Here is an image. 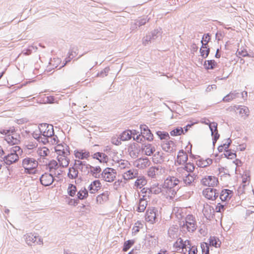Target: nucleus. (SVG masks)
Listing matches in <instances>:
<instances>
[{"instance_id": "58836bf2", "label": "nucleus", "mask_w": 254, "mask_h": 254, "mask_svg": "<svg viewBox=\"0 0 254 254\" xmlns=\"http://www.w3.org/2000/svg\"><path fill=\"white\" fill-rule=\"evenodd\" d=\"M78 174L77 170L73 167H71L69 169L68 176L69 178L75 179L77 177Z\"/></svg>"}, {"instance_id": "9d476101", "label": "nucleus", "mask_w": 254, "mask_h": 254, "mask_svg": "<svg viewBox=\"0 0 254 254\" xmlns=\"http://www.w3.org/2000/svg\"><path fill=\"white\" fill-rule=\"evenodd\" d=\"M103 179L108 182H113L116 177V172L113 169L107 168L102 173Z\"/></svg>"}, {"instance_id": "6ab92c4d", "label": "nucleus", "mask_w": 254, "mask_h": 254, "mask_svg": "<svg viewBox=\"0 0 254 254\" xmlns=\"http://www.w3.org/2000/svg\"><path fill=\"white\" fill-rule=\"evenodd\" d=\"M149 197V195L144 194L139 200L137 206V211L139 212H144L147 205V198Z\"/></svg>"}, {"instance_id": "f3484780", "label": "nucleus", "mask_w": 254, "mask_h": 254, "mask_svg": "<svg viewBox=\"0 0 254 254\" xmlns=\"http://www.w3.org/2000/svg\"><path fill=\"white\" fill-rule=\"evenodd\" d=\"M150 162L147 158H139L135 161L134 165L139 169H143L148 167Z\"/></svg>"}, {"instance_id": "09e8293b", "label": "nucleus", "mask_w": 254, "mask_h": 254, "mask_svg": "<svg viewBox=\"0 0 254 254\" xmlns=\"http://www.w3.org/2000/svg\"><path fill=\"white\" fill-rule=\"evenodd\" d=\"M210 40V36L209 34H204L202 38L201 41L202 45H205L208 46L207 44Z\"/></svg>"}, {"instance_id": "2eb2a0df", "label": "nucleus", "mask_w": 254, "mask_h": 254, "mask_svg": "<svg viewBox=\"0 0 254 254\" xmlns=\"http://www.w3.org/2000/svg\"><path fill=\"white\" fill-rule=\"evenodd\" d=\"M140 128L141 134L145 139L148 141H151L153 140V135L147 126L145 125H141Z\"/></svg>"}, {"instance_id": "ea45409f", "label": "nucleus", "mask_w": 254, "mask_h": 254, "mask_svg": "<svg viewBox=\"0 0 254 254\" xmlns=\"http://www.w3.org/2000/svg\"><path fill=\"white\" fill-rule=\"evenodd\" d=\"M88 195V191L85 188L80 190L77 193L78 198L80 199H83L84 198H85L87 197Z\"/></svg>"}, {"instance_id": "052dcab7", "label": "nucleus", "mask_w": 254, "mask_h": 254, "mask_svg": "<svg viewBox=\"0 0 254 254\" xmlns=\"http://www.w3.org/2000/svg\"><path fill=\"white\" fill-rule=\"evenodd\" d=\"M201 247L202 248V253H204V254H208L209 253V248L207 246V244L204 243L201 245Z\"/></svg>"}, {"instance_id": "cd10ccee", "label": "nucleus", "mask_w": 254, "mask_h": 254, "mask_svg": "<svg viewBox=\"0 0 254 254\" xmlns=\"http://www.w3.org/2000/svg\"><path fill=\"white\" fill-rule=\"evenodd\" d=\"M132 134H134L130 130L124 131L121 135V139L123 141L128 140L131 139Z\"/></svg>"}, {"instance_id": "2f4dec72", "label": "nucleus", "mask_w": 254, "mask_h": 254, "mask_svg": "<svg viewBox=\"0 0 254 254\" xmlns=\"http://www.w3.org/2000/svg\"><path fill=\"white\" fill-rule=\"evenodd\" d=\"M148 245L150 246L155 247L158 244V239L150 235L147 237Z\"/></svg>"}, {"instance_id": "c756f323", "label": "nucleus", "mask_w": 254, "mask_h": 254, "mask_svg": "<svg viewBox=\"0 0 254 254\" xmlns=\"http://www.w3.org/2000/svg\"><path fill=\"white\" fill-rule=\"evenodd\" d=\"M37 153L41 157H46L50 153L49 149L46 147H42L38 148Z\"/></svg>"}, {"instance_id": "5fc2aeb1", "label": "nucleus", "mask_w": 254, "mask_h": 254, "mask_svg": "<svg viewBox=\"0 0 254 254\" xmlns=\"http://www.w3.org/2000/svg\"><path fill=\"white\" fill-rule=\"evenodd\" d=\"M54 99L52 96L44 95L43 97V101L44 103H53Z\"/></svg>"}, {"instance_id": "e2e57ef3", "label": "nucleus", "mask_w": 254, "mask_h": 254, "mask_svg": "<svg viewBox=\"0 0 254 254\" xmlns=\"http://www.w3.org/2000/svg\"><path fill=\"white\" fill-rule=\"evenodd\" d=\"M238 54L240 56L245 57L249 56V54L246 49H243L238 51Z\"/></svg>"}, {"instance_id": "aec40b11", "label": "nucleus", "mask_w": 254, "mask_h": 254, "mask_svg": "<svg viewBox=\"0 0 254 254\" xmlns=\"http://www.w3.org/2000/svg\"><path fill=\"white\" fill-rule=\"evenodd\" d=\"M101 184L98 180L92 182L88 187V190L91 193H95L101 188Z\"/></svg>"}, {"instance_id": "49530a36", "label": "nucleus", "mask_w": 254, "mask_h": 254, "mask_svg": "<svg viewBox=\"0 0 254 254\" xmlns=\"http://www.w3.org/2000/svg\"><path fill=\"white\" fill-rule=\"evenodd\" d=\"M157 135L160 139H166L168 140L170 138L168 132L159 131L157 132Z\"/></svg>"}, {"instance_id": "7c9ffc66", "label": "nucleus", "mask_w": 254, "mask_h": 254, "mask_svg": "<svg viewBox=\"0 0 254 254\" xmlns=\"http://www.w3.org/2000/svg\"><path fill=\"white\" fill-rule=\"evenodd\" d=\"M217 65V63L214 60H208L205 61L204 64L205 68L207 69H212Z\"/></svg>"}, {"instance_id": "c03bdc74", "label": "nucleus", "mask_w": 254, "mask_h": 254, "mask_svg": "<svg viewBox=\"0 0 254 254\" xmlns=\"http://www.w3.org/2000/svg\"><path fill=\"white\" fill-rule=\"evenodd\" d=\"M212 161L211 159H207L206 160H200L198 162V165L201 167H205L208 165L211 164Z\"/></svg>"}, {"instance_id": "1a4fd4ad", "label": "nucleus", "mask_w": 254, "mask_h": 254, "mask_svg": "<svg viewBox=\"0 0 254 254\" xmlns=\"http://www.w3.org/2000/svg\"><path fill=\"white\" fill-rule=\"evenodd\" d=\"M157 212V210L155 207H148L145 215V219L146 221L150 224H154L156 219Z\"/></svg>"}, {"instance_id": "4468645a", "label": "nucleus", "mask_w": 254, "mask_h": 254, "mask_svg": "<svg viewBox=\"0 0 254 254\" xmlns=\"http://www.w3.org/2000/svg\"><path fill=\"white\" fill-rule=\"evenodd\" d=\"M55 152L57 156L59 155H69V147L66 144H59L55 148Z\"/></svg>"}, {"instance_id": "b1692460", "label": "nucleus", "mask_w": 254, "mask_h": 254, "mask_svg": "<svg viewBox=\"0 0 254 254\" xmlns=\"http://www.w3.org/2000/svg\"><path fill=\"white\" fill-rule=\"evenodd\" d=\"M232 195V191L229 190H223L220 195L222 201H225L229 200Z\"/></svg>"}, {"instance_id": "a211bd4d", "label": "nucleus", "mask_w": 254, "mask_h": 254, "mask_svg": "<svg viewBox=\"0 0 254 254\" xmlns=\"http://www.w3.org/2000/svg\"><path fill=\"white\" fill-rule=\"evenodd\" d=\"M41 183L45 186L51 185L54 182L53 176L49 173H45L40 178Z\"/></svg>"}, {"instance_id": "a19ab883", "label": "nucleus", "mask_w": 254, "mask_h": 254, "mask_svg": "<svg viewBox=\"0 0 254 254\" xmlns=\"http://www.w3.org/2000/svg\"><path fill=\"white\" fill-rule=\"evenodd\" d=\"M77 191L76 187L72 184H69L67 188V193L71 196H73Z\"/></svg>"}, {"instance_id": "8fccbe9b", "label": "nucleus", "mask_w": 254, "mask_h": 254, "mask_svg": "<svg viewBox=\"0 0 254 254\" xmlns=\"http://www.w3.org/2000/svg\"><path fill=\"white\" fill-rule=\"evenodd\" d=\"M158 171V168L155 167H151L148 170V175L150 177L153 178L157 174Z\"/></svg>"}, {"instance_id": "603ef678", "label": "nucleus", "mask_w": 254, "mask_h": 254, "mask_svg": "<svg viewBox=\"0 0 254 254\" xmlns=\"http://www.w3.org/2000/svg\"><path fill=\"white\" fill-rule=\"evenodd\" d=\"M183 129L182 127L176 128L170 132V134L173 136L180 135L183 133Z\"/></svg>"}, {"instance_id": "774afa93", "label": "nucleus", "mask_w": 254, "mask_h": 254, "mask_svg": "<svg viewBox=\"0 0 254 254\" xmlns=\"http://www.w3.org/2000/svg\"><path fill=\"white\" fill-rule=\"evenodd\" d=\"M48 137L42 136L39 142H42L43 144H46V143H48Z\"/></svg>"}, {"instance_id": "a18cd8bd", "label": "nucleus", "mask_w": 254, "mask_h": 254, "mask_svg": "<svg viewBox=\"0 0 254 254\" xmlns=\"http://www.w3.org/2000/svg\"><path fill=\"white\" fill-rule=\"evenodd\" d=\"M195 168L194 164L192 163H187L185 164L184 169L188 172H192Z\"/></svg>"}, {"instance_id": "473e14b6", "label": "nucleus", "mask_w": 254, "mask_h": 254, "mask_svg": "<svg viewBox=\"0 0 254 254\" xmlns=\"http://www.w3.org/2000/svg\"><path fill=\"white\" fill-rule=\"evenodd\" d=\"M210 49L207 46L202 45L200 49V53L201 56L203 58H206L209 53Z\"/></svg>"}, {"instance_id": "bf43d9fd", "label": "nucleus", "mask_w": 254, "mask_h": 254, "mask_svg": "<svg viewBox=\"0 0 254 254\" xmlns=\"http://www.w3.org/2000/svg\"><path fill=\"white\" fill-rule=\"evenodd\" d=\"M119 166L118 167L121 169H124L126 168L128 165V162L127 161L121 160L118 162Z\"/></svg>"}, {"instance_id": "f03ea898", "label": "nucleus", "mask_w": 254, "mask_h": 254, "mask_svg": "<svg viewBox=\"0 0 254 254\" xmlns=\"http://www.w3.org/2000/svg\"><path fill=\"white\" fill-rule=\"evenodd\" d=\"M179 181L174 177H170L167 178L163 184V187L168 190V194L167 197L170 198L175 196L176 192L174 190H172L175 186L178 185Z\"/></svg>"}, {"instance_id": "e433bc0d", "label": "nucleus", "mask_w": 254, "mask_h": 254, "mask_svg": "<svg viewBox=\"0 0 254 254\" xmlns=\"http://www.w3.org/2000/svg\"><path fill=\"white\" fill-rule=\"evenodd\" d=\"M134 244V241L133 240H129L125 241L124 243L123 251L125 252H127L131 248V246L133 245Z\"/></svg>"}, {"instance_id": "412c9836", "label": "nucleus", "mask_w": 254, "mask_h": 254, "mask_svg": "<svg viewBox=\"0 0 254 254\" xmlns=\"http://www.w3.org/2000/svg\"><path fill=\"white\" fill-rule=\"evenodd\" d=\"M188 155L184 151H180L177 155L176 162L181 165L184 164L188 160Z\"/></svg>"}, {"instance_id": "dca6fc26", "label": "nucleus", "mask_w": 254, "mask_h": 254, "mask_svg": "<svg viewBox=\"0 0 254 254\" xmlns=\"http://www.w3.org/2000/svg\"><path fill=\"white\" fill-rule=\"evenodd\" d=\"M202 194L207 199L214 200L218 196L216 190L212 188H206L203 190Z\"/></svg>"}, {"instance_id": "680f3d73", "label": "nucleus", "mask_w": 254, "mask_h": 254, "mask_svg": "<svg viewBox=\"0 0 254 254\" xmlns=\"http://www.w3.org/2000/svg\"><path fill=\"white\" fill-rule=\"evenodd\" d=\"M250 182V177L247 174H244L242 176V182L246 185V183H249Z\"/></svg>"}, {"instance_id": "4c0bfd02", "label": "nucleus", "mask_w": 254, "mask_h": 254, "mask_svg": "<svg viewBox=\"0 0 254 254\" xmlns=\"http://www.w3.org/2000/svg\"><path fill=\"white\" fill-rule=\"evenodd\" d=\"M37 143L34 140H29L25 143L24 147L26 149L30 150L36 148Z\"/></svg>"}, {"instance_id": "4d7b16f0", "label": "nucleus", "mask_w": 254, "mask_h": 254, "mask_svg": "<svg viewBox=\"0 0 254 254\" xmlns=\"http://www.w3.org/2000/svg\"><path fill=\"white\" fill-rule=\"evenodd\" d=\"M93 158L98 159L100 162H104L102 160V158H105V154L100 152H97L93 155Z\"/></svg>"}, {"instance_id": "39448f33", "label": "nucleus", "mask_w": 254, "mask_h": 254, "mask_svg": "<svg viewBox=\"0 0 254 254\" xmlns=\"http://www.w3.org/2000/svg\"><path fill=\"white\" fill-rule=\"evenodd\" d=\"M201 184L204 186L214 187L217 186L219 183L218 179L213 176H206L200 181Z\"/></svg>"}, {"instance_id": "5701e85b", "label": "nucleus", "mask_w": 254, "mask_h": 254, "mask_svg": "<svg viewBox=\"0 0 254 254\" xmlns=\"http://www.w3.org/2000/svg\"><path fill=\"white\" fill-rule=\"evenodd\" d=\"M142 150L146 155L150 156L155 152V148L151 144H147L142 147Z\"/></svg>"}, {"instance_id": "ddd939ff", "label": "nucleus", "mask_w": 254, "mask_h": 254, "mask_svg": "<svg viewBox=\"0 0 254 254\" xmlns=\"http://www.w3.org/2000/svg\"><path fill=\"white\" fill-rule=\"evenodd\" d=\"M83 165L85 169V171L95 178H97L98 175L101 172V168L100 166H92L89 164H84Z\"/></svg>"}, {"instance_id": "7ed1b4c3", "label": "nucleus", "mask_w": 254, "mask_h": 254, "mask_svg": "<svg viewBox=\"0 0 254 254\" xmlns=\"http://www.w3.org/2000/svg\"><path fill=\"white\" fill-rule=\"evenodd\" d=\"M191 245L189 240L184 241L181 238H179L174 244L173 247L177 252L186 254L188 252V249L190 248Z\"/></svg>"}, {"instance_id": "bb28decb", "label": "nucleus", "mask_w": 254, "mask_h": 254, "mask_svg": "<svg viewBox=\"0 0 254 254\" xmlns=\"http://www.w3.org/2000/svg\"><path fill=\"white\" fill-rule=\"evenodd\" d=\"M209 127L211 131L212 135L214 136V139L216 141L219 136L217 129V124L214 123H211L209 125Z\"/></svg>"}, {"instance_id": "0eeeda50", "label": "nucleus", "mask_w": 254, "mask_h": 254, "mask_svg": "<svg viewBox=\"0 0 254 254\" xmlns=\"http://www.w3.org/2000/svg\"><path fill=\"white\" fill-rule=\"evenodd\" d=\"M39 129L40 133L44 137H49L52 136L54 133V128L52 125L47 124H41L39 127Z\"/></svg>"}, {"instance_id": "79ce46f5", "label": "nucleus", "mask_w": 254, "mask_h": 254, "mask_svg": "<svg viewBox=\"0 0 254 254\" xmlns=\"http://www.w3.org/2000/svg\"><path fill=\"white\" fill-rule=\"evenodd\" d=\"M225 157L229 159H233L236 157V154L231 150H227L224 153Z\"/></svg>"}, {"instance_id": "6e6552de", "label": "nucleus", "mask_w": 254, "mask_h": 254, "mask_svg": "<svg viewBox=\"0 0 254 254\" xmlns=\"http://www.w3.org/2000/svg\"><path fill=\"white\" fill-rule=\"evenodd\" d=\"M196 224L194 217L192 215H188L186 218L185 224L183 228L186 227L189 232H193L196 229Z\"/></svg>"}, {"instance_id": "864d4df0", "label": "nucleus", "mask_w": 254, "mask_h": 254, "mask_svg": "<svg viewBox=\"0 0 254 254\" xmlns=\"http://www.w3.org/2000/svg\"><path fill=\"white\" fill-rule=\"evenodd\" d=\"M123 176L124 178L126 180L131 179L134 177L133 173L131 170H129L127 172L125 173Z\"/></svg>"}, {"instance_id": "c85d7f7f", "label": "nucleus", "mask_w": 254, "mask_h": 254, "mask_svg": "<svg viewBox=\"0 0 254 254\" xmlns=\"http://www.w3.org/2000/svg\"><path fill=\"white\" fill-rule=\"evenodd\" d=\"M143 225L142 222L140 221H137L135 223L134 225L132 228V235H136L140 229L143 228Z\"/></svg>"}, {"instance_id": "4be33fe9", "label": "nucleus", "mask_w": 254, "mask_h": 254, "mask_svg": "<svg viewBox=\"0 0 254 254\" xmlns=\"http://www.w3.org/2000/svg\"><path fill=\"white\" fill-rule=\"evenodd\" d=\"M68 155H59L57 156V159L59 165L63 167H66L69 163V159L67 157Z\"/></svg>"}, {"instance_id": "72a5a7b5", "label": "nucleus", "mask_w": 254, "mask_h": 254, "mask_svg": "<svg viewBox=\"0 0 254 254\" xmlns=\"http://www.w3.org/2000/svg\"><path fill=\"white\" fill-rule=\"evenodd\" d=\"M37 237L32 234H27L26 237V242L29 245H32L35 243Z\"/></svg>"}, {"instance_id": "13d9d810", "label": "nucleus", "mask_w": 254, "mask_h": 254, "mask_svg": "<svg viewBox=\"0 0 254 254\" xmlns=\"http://www.w3.org/2000/svg\"><path fill=\"white\" fill-rule=\"evenodd\" d=\"M218 242L215 237H210L209 239V244L211 246L217 247L218 246H219V244H218Z\"/></svg>"}, {"instance_id": "0e129e2a", "label": "nucleus", "mask_w": 254, "mask_h": 254, "mask_svg": "<svg viewBox=\"0 0 254 254\" xmlns=\"http://www.w3.org/2000/svg\"><path fill=\"white\" fill-rule=\"evenodd\" d=\"M197 248L194 246H191L190 248H189V252L188 254H196L197 253Z\"/></svg>"}, {"instance_id": "c9c22d12", "label": "nucleus", "mask_w": 254, "mask_h": 254, "mask_svg": "<svg viewBox=\"0 0 254 254\" xmlns=\"http://www.w3.org/2000/svg\"><path fill=\"white\" fill-rule=\"evenodd\" d=\"M238 93H236L235 91L231 92L225 97H224L223 100L225 102H230L234 99L238 97Z\"/></svg>"}, {"instance_id": "9b49d317", "label": "nucleus", "mask_w": 254, "mask_h": 254, "mask_svg": "<svg viewBox=\"0 0 254 254\" xmlns=\"http://www.w3.org/2000/svg\"><path fill=\"white\" fill-rule=\"evenodd\" d=\"M231 110L234 111L241 118L246 119L249 116V108L244 106H234L231 107Z\"/></svg>"}, {"instance_id": "a878e982", "label": "nucleus", "mask_w": 254, "mask_h": 254, "mask_svg": "<svg viewBox=\"0 0 254 254\" xmlns=\"http://www.w3.org/2000/svg\"><path fill=\"white\" fill-rule=\"evenodd\" d=\"M161 145L163 150L166 152H170L174 145V142L172 140H168L164 141Z\"/></svg>"}, {"instance_id": "20e7f679", "label": "nucleus", "mask_w": 254, "mask_h": 254, "mask_svg": "<svg viewBox=\"0 0 254 254\" xmlns=\"http://www.w3.org/2000/svg\"><path fill=\"white\" fill-rule=\"evenodd\" d=\"M19 147L17 146L12 147L11 152L4 157V161L6 164L11 165L18 160L19 157L16 152L17 150H19Z\"/></svg>"}, {"instance_id": "f257e3e1", "label": "nucleus", "mask_w": 254, "mask_h": 254, "mask_svg": "<svg viewBox=\"0 0 254 254\" xmlns=\"http://www.w3.org/2000/svg\"><path fill=\"white\" fill-rule=\"evenodd\" d=\"M0 133L6 135L5 140L10 145L18 144L20 141V136L14 129H3Z\"/></svg>"}, {"instance_id": "f704fd0d", "label": "nucleus", "mask_w": 254, "mask_h": 254, "mask_svg": "<svg viewBox=\"0 0 254 254\" xmlns=\"http://www.w3.org/2000/svg\"><path fill=\"white\" fill-rule=\"evenodd\" d=\"M147 181L146 179L143 178H140L136 180L135 182V186L137 188L141 189L146 184Z\"/></svg>"}, {"instance_id": "3c124183", "label": "nucleus", "mask_w": 254, "mask_h": 254, "mask_svg": "<svg viewBox=\"0 0 254 254\" xmlns=\"http://www.w3.org/2000/svg\"><path fill=\"white\" fill-rule=\"evenodd\" d=\"M194 180V178L192 175H191L190 174H188L184 179V181L186 185H190L192 182H193Z\"/></svg>"}, {"instance_id": "6e6d98bb", "label": "nucleus", "mask_w": 254, "mask_h": 254, "mask_svg": "<svg viewBox=\"0 0 254 254\" xmlns=\"http://www.w3.org/2000/svg\"><path fill=\"white\" fill-rule=\"evenodd\" d=\"M230 144V143L229 142L227 144L225 143L223 145H220L218 148V151L220 152H225V151L227 150L228 149V148L229 147Z\"/></svg>"}, {"instance_id": "423d86ee", "label": "nucleus", "mask_w": 254, "mask_h": 254, "mask_svg": "<svg viewBox=\"0 0 254 254\" xmlns=\"http://www.w3.org/2000/svg\"><path fill=\"white\" fill-rule=\"evenodd\" d=\"M22 166L27 172L30 173V171H33L37 167L38 162L33 158L27 157L23 159Z\"/></svg>"}, {"instance_id": "f8f14e48", "label": "nucleus", "mask_w": 254, "mask_h": 254, "mask_svg": "<svg viewBox=\"0 0 254 254\" xmlns=\"http://www.w3.org/2000/svg\"><path fill=\"white\" fill-rule=\"evenodd\" d=\"M74 157L79 160H88L90 156V152L85 149H76L73 151Z\"/></svg>"}, {"instance_id": "de8ad7c7", "label": "nucleus", "mask_w": 254, "mask_h": 254, "mask_svg": "<svg viewBox=\"0 0 254 254\" xmlns=\"http://www.w3.org/2000/svg\"><path fill=\"white\" fill-rule=\"evenodd\" d=\"M59 164L56 160H53L49 163V167L51 171L52 170H56L58 168Z\"/></svg>"}, {"instance_id": "37998d69", "label": "nucleus", "mask_w": 254, "mask_h": 254, "mask_svg": "<svg viewBox=\"0 0 254 254\" xmlns=\"http://www.w3.org/2000/svg\"><path fill=\"white\" fill-rule=\"evenodd\" d=\"M48 137L49 140L48 143L52 145L57 144L59 141L58 137L57 135H54V133L53 135H52V136Z\"/></svg>"}, {"instance_id": "338daca9", "label": "nucleus", "mask_w": 254, "mask_h": 254, "mask_svg": "<svg viewBox=\"0 0 254 254\" xmlns=\"http://www.w3.org/2000/svg\"><path fill=\"white\" fill-rule=\"evenodd\" d=\"M33 136L38 141H39L40 139H41V137L42 136V135H41V133L40 134H38L36 132H34L33 133Z\"/></svg>"}, {"instance_id": "69168bd1", "label": "nucleus", "mask_w": 254, "mask_h": 254, "mask_svg": "<svg viewBox=\"0 0 254 254\" xmlns=\"http://www.w3.org/2000/svg\"><path fill=\"white\" fill-rule=\"evenodd\" d=\"M215 210L216 212H221L222 211L224 210V205L218 203L216 206Z\"/></svg>"}, {"instance_id": "393cba45", "label": "nucleus", "mask_w": 254, "mask_h": 254, "mask_svg": "<svg viewBox=\"0 0 254 254\" xmlns=\"http://www.w3.org/2000/svg\"><path fill=\"white\" fill-rule=\"evenodd\" d=\"M161 191V189L159 188L158 186H153L150 189L148 188H143L141 190L142 193H145L146 194L147 193L148 194V195L151 193L153 192L154 193H158Z\"/></svg>"}]
</instances>
